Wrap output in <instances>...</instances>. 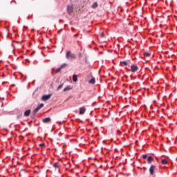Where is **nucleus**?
Segmentation results:
<instances>
[{"instance_id": "1", "label": "nucleus", "mask_w": 177, "mask_h": 177, "mask_svg": "<svg viewBox=\"0 0 177 177\" xmlns=\"http://www.w3.org/2000/svg\"><path fill=\"white\" fill-rule=\"evenodd\" d=\"M66 59H75V54H71V51H68L66 55Z\"/></svg>"}, {"instance_id": "2", "label": "nucleus", "mask_w": 177, "mask_h": 177, "mask_svg": "<svg viewBox=\"0 0 177 177\" xmlns=\"http://www.w3.org/2000/svg\"><path fill=\"white\" fill-rule=\"evenodd\" d=\"M42 107H44V104H41L36 109H35L32 111L33 115H35V114H37V113H38L39 110H41V109H42Z\"/></svg>"}, {"instance_id": "3", "label": "nucleus", "mask_w": 177, "mask_h": 177, "mask_svg": "<svg viewBox=\"0 0 177 177\" xmlns=\"http://www.w3.org/2000/svg\"><path fill=\"white\" fill-rule=\"evenodd\" d=\"M67 12L69 15H71V13L74 12V7L73 6V5H70L67 6Z\"/></svg>"}, {"instance_id": "4", "label": "nucleus", "mask_w": 177, "mask_h": 177, "mask_svg": "<svg viewBox=\"0 0 177 177\" xmlns=\"http://www.w3.org/2000/svg\"><path fill=\"white\" fill-rule=\"evenodd\" d=\"M50 97H52V94L45 95L42 96L41 100H43L44 102H46V100H49Z\"/></svg>"}, {"instance_id": "5", "label": "nucleus", "mask_w": 177, "mask_h": 177, "mask_svg": "<svg viewBox=\"0 0 177 177\" xmlns=\"http://www.w3.org/2000/svg\"><path fill=\"white\" fill-rule=\"evenodd\" d=\"M131 71L132 73H136V71H138V70H139V67H138V66L136 65H131Z\"/></svg>"}, {"instance_id": "6", "label": "nucleus", "mask_w": 177, "mask_h": 177, "mask_svg": "<svg viewBox=\"0 0 177 177\" xmlns=\"http://www.w3.org/2000/svg\"><path fill=\"white\" fill-rule=\"evenodd\" d=\"M154 171H156V166L151 165V167L149 168L150 175H154Z\"/></svg>"}, {"instance_id": "7", "label": "nucleus", "mask_w": 177, "mask_h": 177, "mask_svg": "<svg viewBox=\"0 0 177 177\" xmlns=\"http://www.w3.org/2000/svg\"><path fill=\"white\" fill-rule=\"evenodd\" d=\"M85 111H86V109L84 108V106H82L80 109V112L79 114H80L81 115H82V114H84L85 113Z\"/></svg>"}, {"instance_id": "8", "label": "nucleus", "mask_w": 177, "mask_h": 177, "mask_svg": "<svg viewBox=\"0 0 177 177\" xmlns=\"http://www.w3.org/2000/svg\"><path fill=\"white\" fill-rule=\"evenodd\" d=\"M50 121H51L50 118H46L43 119V122L44 124H48V123L50 122Z\"/></svg>"}, {"instance_id": "9", "label": "nucleus", "mask_w": 177, "mask_h": 177, "mask_svg": "<svg viewBox=\"0 0 177 177\" xmlns=\"http://www.w3.org/2000/svg\"><path fill=\"white\" fill-rule=\"evenodd\" d=\"M30 114H31V110H27L25 111L24 113V116L25 117H28L30 115Z\"/></svg>"}, {"instance_id": "10", "label": "nucleus", "mask_w": 177, "mask_h": 177, "mask_svg": "<svg viewBox=\"0 0 177 177\" xmlns=\"http://www.w3.org/2000/svg\"><path fill=\"white\" fill-rule=\"evenodd\" d=\"M73 82H77V81H78V76L77 75H73Z\"/></svg>"}, {"instance_id": "11", "label": "nucleus", "mask_w": 177, "mask_h": 177, "mask_svg": "<svg viewBox=\"0 0 177 177\" xmlns=\"http://www.w3.org/2000/svg\"><path fill=\"white\" fill-rule=\"evenodd\" d=\"M120 66H122V67H124V66H128V62H127L126 61H122L120 62Z\"/></svg>"}, {"instance_id": "12", "label": "nucleus", "mask_w": 177, "mask_h": 177, "mask_svg": "<svg viewBox=\"0 0 177 177\" xmlns=\"http://www.w3.org/2000/svg\"><path fill=\"white\" fill-rule=\"evenodd\" d=\"M71 89H73V88H71V86H68L64 88V92H66L67 91H71Z\"/></svg>"}, {"instance_id": "13", "label": "nucleus", "mask_w": 177, "mask_h": 177, "mask_svg": "<svg viewBox=\"0 0 177 177\" xmlns=\"http://www.w3.org/2000/svg\"><path fill=\"white\" fill-rule=\"evenodd\" d=\"M153 157L149 156L147 158L148 164H151V162L153 161Z\"/></svg>"}, {"instance_id": "14", "label": "nucleus", "mask_w": 177, "mask_h": 177, "mask_svg": "<svg viewBox=\"0 0 177 177\" xmlns=\"http://www.w3.org/2000/svg\"><path fill=\"white\" fill-rule=\"evenodd\" d=\"M53 167H54V168H57V169L60 168V165L57 162L54 163Z\"/></svg>"}, {"instance_id": "15", "label": "nucleus", "mask_w": 177, "mask_h": 177, "mask_svg": "<svg viewBox=\"0 0 177 177\" xmlns=\"http://www.w3.org/2000/svg\"><path fill=\"white\" fill-rule=\"evenodd\" d=\"M93 9H96V8H97V3L96 2H94L93 4H92V6Z\"/></svg>"}, {"instance_id": "16", "label": "nucleus", "mask_w": 177, "mask_h": 177, "mask_svg": "<svg viewBox=\"0 0 177 177\" xmlns=\"http://www.w3.org/2000/svg\"><path fill=\"white\" fill-rule=\"evenodd\" d=\"M88 82H89V84H95V82H96V80H95V77H93L91 80H90Z\"/></svg>"}, {"instance_id": "17", "label": "nucleus", "mask_w": 177, "mask_h": 177, "mask_svg": "<svg viewBox=\"0 0 177 177\" xmlns=\"http://www.w3.org/2000/svg\"><path fill=\"white\" fill-rule=\"evenodd\" d=\"M161 162L163 165L168 164V161L166 159L162 160Z\"/></svg>"}, {"instance_id": "18", "label": "nucleus", "mask_w": 177, "mask_h": 177, "mask_svg": "<svg viewBox=\"0 0 177 177\" xmlns=\"http://www.w3.org/2000/svg\"><path fill=\"white\" fill-rule=\"evenodd\" d=\"M67 66H68V64H66V63H64V64H63L62 65H61V68H64V67H67Z\"/></svg>"}, {"instance_id": "19", "label": "nucleus", "mask_w": 177, "mask_h": 177, "mask_svg": "<svg viewBox=\"0 0 177 177\" xmlns=\"http://www.w3.org/2000/svg\"><path fill=\"white\" fill-rule=\"evenodd\" d=\"M60 71H62V67L60 66L59 68H57L55 73H60Z\"/></svg>"}, {"instance_id": "20", "label": "nucleus", "mask_w": 177, "mask_h": 177, "mask_svg": "<svg viewBox=\"0 0 177 177\" xmlns=\"http://www.w3.org/2000/svg\"><path fill=\"white\" fill-rule=\"evenodd\" d=\"M62 88H63V84H60L57 88V91H60V89H62Z\"/></svg>"}, {"instance_id": "21", "label": "nucleus", "mask_w": 177, "mask_h": 177, "mask_svg": "<svg viewBox=\"0 0 177 177\" xmlns=\"http://www.w3.org/2000/svg\"><path fill=\"white\" fill-rule=\"evenodd\" d=\"M144 56H145L146 57H149V56H150V53H145L144 54Z\"/></svg>"}, {"instance_id": "22", "label": "nucleus", "mask_w": 177, "mask_h": 177, "mask_svg": "<svg viewBox=\"0 0 177 177\" xmlns=\"http://www.w3.org/2000/svg\"><path fill=\"white\" fill-rule=\"evenodd\" d=\"M142 158H144V160H146V158H147V154L142 155Z\"/></svg>"}, {"instance_id": "23", "label": "nucleus", "mask_w": 177, "mask_h": 177, "mask_svg": "<svg viewBox=\"0 0 177 177\" xmlns=\"http://www.w3.org/2000/svg\"><path fill=\"white\" fill-rule=\"evenodd\" d=\"M40 147H45V143L39 144Z\"/></svg>"}, {"instance_id": "24", "label": "nucleus", "mask_w": 177, "mask_h": 177, "mask_svg": "<svg viewBox=\"0 0 177 177\" xmlns=\"http://www.w3.org/2000/svg\"><path fill=\"white\" fill-rule=\"evenodd\" d=\"M101 38H104V32L101 33Z\"/></svg>"}, {"instance_id": "25", "label": "nucleus", "mask_w": 177, "mask_h": 177, "mask_svg": "<svg viewBox=\"0 0 177 177\" xmlns=\"http://www.w3.org/2000/svg\"><path fill=\"white\" fill-rule=\"evenodd\" d=\"M82 56L81 53H79V57H81Z\"/></svg>"}, {"instance_id": "26", "label": "nucleus", "mask_w": 177, "mask_h": 177, "mask_svg": "<svg viewBox=\"0 0 177 177\" xmlns=\"http://www.w3.org/2000/svg\"><path fill=\"white\" fill-rule=\"evenodd\" d=\"M78 34L74 35V37H77Z\"/></svg>"}, {"instance_id": "27", "label": "nucleus", "mask_w": 177, "mask_h": 177, "mask_svg": "<svg viewBox=\"0 0 177 177\" xmlns=\"http://www.w3.org/2000/svg\"><path fill=\"white\" fill-rule=\"evenodd\" d=\"M72 31H74V28H72Z\"/></svg>"}]
</instances>
